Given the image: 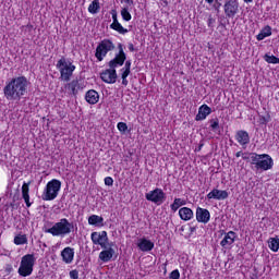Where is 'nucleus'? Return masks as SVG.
<instances>
[{
	"label": "nucleus",
	"instance_id": "nucleus-48",
	"mask_svg": "<svg viewBox=\"0 0 279 279\" xmlns=\"http://www.w3.org/2000/svg\"><path fill=\"white\" fill-rule=\"evenodd\" d=\"M129 5H134V0H124Z\"/></svg>",
	"mask_w": 279,
	"mask_h": 279
},
{
	"label": "nucleus",
	"instance_id": "nucleus-32",
	"mask_svg": "<svg viewBox=\"0 0 279 279\" xmlns=\"http://www.w3.org/2000/svg\"><path fill=\"white\" fill-rule=\"evenodd\" d=\"M264 60L265 62H267L268 64H279V58L274 56V54H269V53H266L264 56Z\"/></svg>",
	"mask_w": 279,
	"mask_h": 279
},
{
	"label": "nucleus",
	"instance_id": "nucleus-54",
	"mask_svg": "<svg viewBox=\"0 0 279 279\" xmlns=\"http://www.w3.org/2000/svg\"><path fill=\"white\" fill-rule=\"evenodd\" d=\"M244 3H252L254 0H243Z\"/></svg>",
	"mask_w": 279,
	"mask_h": 279
},
{
	"label": "nucleus",
	"instance_id": "nucleus-20",
	"mask_svg": "<svg viewBox=\"0 0 279 279\" xmlns=\"http://www.w3.org/2000/svg\"><path fill=\"white\" fill-rule=\"evenodd\" d=\"M235 141L240 145H250V133L247 131L240 130L235 133Z\"/></svg>",
	"mask_w": 279,
	"mask_h": 279
},
{
	"label": "nucleus",
	"instance_id": "nucleus-2",
	"mask_svg": "<svg viewBox=\"0 0 279 279\" xmlns=\"http://www.w3.org/2000/svg\"><path fill=\"white\" fill-rule=\"evenodd\" d=\"M118 49L119 52L111 61H109V69L100 73V80H102L105 84L117 83V66H123V64H125V61L128 60V54H125V51L123 50V44H119Z\"/></svg>",
	"mask_w": 279,
	"mask_h": 279
},
{
	"label": "nucleus",
	"instance_id": "nucleus-44",
	"mask_svg": "<svg viewBox=\"0 0 279 279\" xmlns=\"http://www.w3.org/2000/svg\"><path fill=\"white\" fill-rule=\"evenodd\" d=\"M130 73H132V71L123 70L121 74L122 80H128Z\"/></svg>",
	"mask_w": 279,
	"mask_h": 279
},
{
	"label": "nucleus",
	"instance_id": "nucleus-30",
	"mask_svg": "<svg viewBox=\"0 0 279 279\" xmlns=\"http://www.w3.org/2000/svg\"><path fill=\"white\" fill-rule=\"evenodd\" d=\"M101 7L99 5V0H94L88 7L89 14H98Z\"/></svg>",
	"mask_w": 279,
	"mask_h": 279
},
{
	"label": "nucleus",
	"instance_id": "nucleus-41",
	"mask_svg": "<svg viewBox=\"0 0 279 279\" xmlns=\"http://www.w3.org/2000/svg\"><path fill=\"white\" fill-rule=\"evenodd\" d=\"M215 23H216V20L213 17V15H209L207 25H208V27H210V29H213V27H215Z\"/></svg>",
	"mask_w": 279,
	"mask_h": 279
},
{
	"label": "nucleus",
	"instance_id": "nucleus-18",
	"mask_svg": "<svg viewBox=\"0 0 279 279\" xmlns=\"http://www.w3.org/2000/svg\"><path fill=\"white\" fill-rule=\"evenodd\" d=\"M137 247L141 250V252H151V250L155 247V244L150 240H147V238H142L137 242Z\"/></svg>",
	"mask_w": 279,
	"mask_h": 279
},
{
	"label": "nucleus",
	"instance_id": "nucleus-15",
	"mask_svg": "<svg viewBox=\"0 0 279 279\" xmlns=\"http://www.w3.org/2000/svg\"><path fill=\"white\" fill-rule=\"evenodd\" d=\"M61 257L63 263H66V265H71V263H73V258H75V250L71 246L65 247L61 252Z\"/></svg>",
	"mask_w": 279,
	"mask_h": 279
},
{
	"label": "nucleus",
	"instance_id": "nucleus-50",
	"mask_svg": "<svg viewBox=\"0 0 279 279\" xmlns=\"http://www.w3.org/2000/svg\"><path fill=\"white\" fill-rule=\"evenodd\" d=\"M122 84H123V86H128V84H129L128 78H122Z\"/></svg>",
	"mask_w": 279,
	"mask_h": 279
},
{
	"label": "nucleus",
	"instance_id": "nucleus-4",
	"mask_svg": "<svg viewBox=\"0 0 279 279\" xmlns=\"http://www.w3.org/2000/svg\"><path fill=\"white\" fill-rule=\"evenodd\" d=\"M252 169L253 171H269L274 169V158L268 154L252 155Z\"/></svg>",
	"mask_w": 279,
	"mask_h": 279
},
{
	"label": "nucleus",
	"instance_id": "nucleus-13",
	"mask_svg": "<svg viewBox=\"0 0 279 279\" xmlns=\"http://www.w3.org/2000/svg\"><path fill=\"white\" fill-rule=\"evenodd\" d=\"M228 197H230V194L226 190L214 189L207 194V199H217L218 202L228 199Z\"/></svg>",
	"mask_w": 279,
	"mask_h": 279
},
{
	"label": "nucleus",
	"instance_id": "nucleus-26",
	"mask_svg": "<svg viewBox=\"0 0 279 279\" xmlns=\"http://www.w3.org/2000/svg\"><path fill=\"white\" fill-rule=\"evenodd\" d=\"M181 206H186V202L182 198H174L173 203L170 205L172 213H178Z\"/></svg>",
	"mask_w": 279,
	"mask_h": 279
},
{
	"label": "nucleus",
	"instance_id": "nucleus-52",
	"mask_svg": "<svg viewBox=\"0 0 279 279\" xmlns=\"http://www.w3.org/2000/svg\"><path fill=\"white\" fill-rule=\"evenodd\" d=\"M113 245H114L113 242H111V243H108V242H107V247H112Z\"/></svg>",
	"mask_w": 279,
	"mask_h": 279
},
{
	"label": "nucleus",
	"instance_id": "nucleus-12",
	"mask_svg": "<svg viewBox=\"0 0 279 279\" xmlns=\"http://www.w3.org/2000/svg\"><path fill=\"white\" fill-rule=\"evenodd\" d=\"M65 90H68V95H72V97H77L80 90H84V85L80 83V80H72L70 83L64 85Z\"/></svg>",
	"mask_w": 279,
	"mask_h": 279
},
{
	"label": "nucleus",
	"instance_id": "nucleus-22",
	"mask_svg": "<svg viewBox=\"0 0 279 279\" xmlns=\"http://www.w3.org/2000/svg\"><path fill=\"white\" fill-rule=\"evenodd\" d=\"M85 100L87 101V104H90V106H95V104L99 101V93H97V90L95 89H89L85 94Z\"/></svg>",
	"mask_w": 279,
	"mask_h": 279
},
{
	"label": "nucleus",
	"instance_id": "nucleus-35",
	"mask_svg": "<svg viewBox=\"0 0 279 279\" xmlns=\"http://www.w3.org/2000/svg\"><path fill=\"white\" fill-rule=\"evenodd\" d=\"M254 155H256V153H243L242 158L252 165V156Z\"/></svg>",
	"mask_w": 279,
	"mask_h": 279
},
{
	"label": "nucleus",
	"instance_id": "nucleus-56",
	"mask_svg": "<svg viewBox=\"0 0 279 279\" xmlns=\"http://www.w3.org/2000/svg\"><path fill=\"white\" fill-rule=\"evenodd\" d=\"M163 3H167V0H161Z\"/></svg>",
	"mask_w": 279,
	"mask_h": 279
},
{
	"label": "nucleus",
	"instance_id": "nucleus-9",
	"mask_svg": "<svg viewBox=\"0 0 279 279\" xmlns=\"http://www.w3.org/2000/svg\"><path fill=\"white\" fill-rule=\"evenodd\" d=\"M145 197L147 202H151L153 204H156V206H160L161 204H165V201L167 199V194L162 189L156 187L155 190L148 192L145 194Z\"/></svg>",
	"mask_w": 279,
	"mask_h": 279
},
{
	"label": "nucleus",
	"instance_id": "nucleus-5",
	"mask_svg": "<svg viewBox=\"0 0 279 279\" xmlns=\"http://www.w3.org/2000/svg\"><path fill=\"white\" fill-rule=\"evenodd\" d=\"M61 82H71V77H73V72L75 71V65L70 60H66L64 57L58 60L56 64Z\"/></svg>",
	"mask_w": 279,
	"mask_h": 279
},
{
	"label": "nucleus",
	"instance_id": "nucleus-10",
	"mask_svg": "<svg viewBox=\"0 0 279 279\" xmlns=\"http://www.w3.org/2000/svg\"><path fill=\"white\" fill-rule=\"evenodd\" d=\"M90 239L94 245H100L102 250H108V232H92Z\"/></svg>",
	"mask_w": 279,
	"mask_h": 279
},
{
	"label": "nucleus",
	"instance_id": "nucleus-51",
	"mask_svg": "<svg viewBox=\"0 0 279 279\" xmlns=\"http://www.w3.org/2000/svg\"><path fill=\"white\" fill-rule=\"evenodd\" d=\"M235 156H236V158H241V156H243V153H242V151H238V153L235 154Z\"/></svg>",
	"mask_w": 279,
	"mask_h": 279
},
{
	"label": "nucleus",
	"instance_id": "nucleus-43",
	"mask_svg": "<svg viewBox=\"0 0 279 279\" xmlns=\"http://www.w3.org/2000/svg\"><path fill=\"white\" fill-rule=\"evenodd\" d=\"M220 8L221 2H219V0H215L214 9L216 10L217 13H219Z\"/></svg>",
	"mask_w": 279,
	"mask_h": 279
},
{
	"label": "nucleus",
	"instance_id": "nucleus-17",
	"mask_svg": "<svg viewBox=\"0 0 279 279\" xmlns=\"http://www.w3.org/2000/svg\"><path fill=\"white\" fill-rule=\"evenodd\" d=\"M236 239V232L229 231L228 233H225L223 239L220 242L221 247L228 248L232 243H234V240Z\"/></svg>",
	"mask_w": 279,
	"mask_h": 279
},
{
	"label": "nucleus",
	"instance_id": "nucleus-25",
	"mask_svg": "<svg viewBox=\"0 0 279 279\" xmlns=\"http://www.w3.org/2000/svg\"><path fill=\"white\" fill-rule=\"evenodd\" d=\"M268 36H271V26L266 25L259 34L256 36L257 40H265V38H268Z\"/></svg>",
	"mask_w": 279,
	"mask_h": 279
},
{
	"label": "nucleus",
	"instance_id": "nucleus-3",
	"mask_svg": "<svg viewBox=\"0 0 279 279\" xmlns=\"http://www.w3.org/2000/svg\"><path fill=\"white\" fill-rule=\"evenodd\" d=\"M75 231V226L73 222H70L69 219L62 218L59 222H56L51 228L45 229L47 234H51L52 236H66L71 234V232Z\"/></svg>",
	"mask_w": 279,
	"mask_h": 279
},
{
	"label": "nucleus",
	"instance_id": "nucleus-23",
	"mask_svg": "<svg viewBox=\"0 0 279 279\" xmlns=\"http://www.w3.org/2000/svg\"><path fill=\"white\" fill-rule=\"evenodd\" d=\"M112 256H114V248L108 247L99 253V258L102 263H110L112 260Z\"/></svg>",
	"mask_w": 279,
	"mask_h": 279
},
{
	"label": "nucleus",
	"instance_id": "nucleus-37",
	"mask_svg": "<svg viewBox=\"0 0 279 279\" xmlns=\"http://www.w3.org/2000/svg\"><path fill=\"white\" fill-rule=\"evenodd\" d=\"M169 278L170 279H180V270H178V269L172 270L169 275Z\"/></svg>",
	"mask_w": 279,
	"mask_h": 279
},
{
	"label": "nucleus",
	"instance_id": "nucleus-21",
	"mask_svg": "<svg viewBox=\"0 0 279 279\" xmlns=\"http://www.w3.org/2000/svg\"><path fill=\"white\" fill-rule=\"evenodd\" d=\"M179 217L182 221H191V219L195 217V214H193V209L189 207H182L179 209Z\"/></svg>",
	"mask_w": 279,
	"mask_h": 279
},
{
	"label": "nucleus",
	"instance_id": "nucleus-53",
	"mask_svg": "<svg viewBox=\"0 0 279 279\" xmlns=\"http://www.w3.org/2000/svg\"><path fill=\"white\" fill-rule=\"evenodd\" d=\"M206 1V3H215V0H205Z\"/></svg>",
	"mask_w": 279,
	"mask_h": 279
},
{
	"label": "nucleus",
	"instance_id": "nucleus-16",
	"mask_svg": "<svg viewBox=\"0 0 279 279\" xmlns=\"http://www.w3.org/2000/svg\"><path fill=\"white\" fill-rule=\"evenodd\" d=\"M209 114H213V109L208 105H202L198 108V113L195 117V121H204Z\"/></svg>",
	"mask_w": 279,
	"mask_h": 279
},
{
	"label": "nucleus",
	"instance_id": "nucleus-38",
	"mask_svg": "<svg viewBox=\"0 0 279 279\" xmlns=\"http://www.w3.org/2000/svg\"><path fill=\"white\" fill-rule=\"evenodd\" d=\"M124 68L121 69V71H131L132 69V60L124 61Z\"/></svg>",
	"mask_w": 279,
	"mask_h": 279
},
{
	"label": "nucleus",
	"instance_id": "nucleus-6",
	"mask_svg": "<svg viewBox=\"0 0 279 279\" xmlns=\"http://www.w3.org/2000/svg\"><path fill=\"white\" fill-rule=\"evenodd\" d=\"M62 189V182L58 179H52L46 184V187L44 189L41 199L44 202H53L56 197H58V194L60 193V190Z\"/></svg>",
	"mask_w": 279,
	"mask_h": 279
},
{
	"label": "nucleus",
	"instance_id": "nucleus-39",
	"mask_svg": "<svg viewBox=\"0 0 279 279\" xmlns=\"http://www.w3.org/2000/svg\"><path fill=\"white\" fill-rule=\"evenodd\" d=\"M111 15H112V21H113L111 23V25H114V24L119 23V19L117 16V11L114 9L111 10Z\"/></svg>",
	"mask_w": 279,
	"mask_h": 279
},
{
	"label": "nucleus",
	"instance_id": "nucleus-14",
	"mask_svg": "<svg viewBox=\"0 0 279 279\" xmlns=\"http://www.w3.org/2000/svg\"><path fill=\"white\" fill-rule=\"evenodd\" d=\"M196 221H198V223H208V221H210V211L206 208L197 207Z\"/></svg>",
	"mask_w": 279,
	"mask_h": 279
},
{
	"label": "nucleus",
	"instance_id": "nucleus-42",
	"mask_svg": "<svg viewBox=\"0 0 279 279\" xmlns=\"http://www.w3.org/2000/svg\"><path fill=\"white\" fill-rule=\"evenodd\" d=\"M105 184L106 186H112L114 184V179H112V177L105 178Z\"/></svg>",
	"mask_w": 279,
	"mask_h": 279
},
{
	"label": "nucleus",
	"instance_id": "nucleus-36",
	"mask_svg": "<svg viewBox=\"0 0 279 279\" xmlns=\"http://www.w3.org/2000/svg\"><path fill=\"white\" fill-rule=\"evenodd\" d=\"M117 128L119 132H122V133L128 132V124L125 122H119Z\"/></svg>",
	"mask_w": 279,
	"mask_h": 279
},
{
	"label": "nucleus",
	"instance_id": "nucleus-8",
	"mask_svg": "<svg viewBox=\"0 0 279 279\" xmlns=\"http://www.w3.org/2000/svg\"><path fill=\"white\" fill-rule=\"evenodd\" d=\"M114 43L110 39H104L101 40L98 46L96 47L95 56L98 60V62H101L106 56H108L109 51H114Z\"/></svg>",
	"mask_w": 279,
	"mask_h": 279
},
{
	"label": "nucleus",
	"instance_id": "nucleus-47",
	"mask_svg": "<svg viewBox=\"0 0 279 279\" xmlns=\"http://www.w3.org/2000/svg\"><path fill=\"white\" fill-rule=\"evenodd\" d=\"M202 147H204V143H201L198 147L195 149V151H202Z\"/></svg>",
	"mask_w": 279,
	"mask_h": 279
},
{
	"label": "nucleus",
	"instance_id": "nucleus-40",
	"mask_svg": "<svg viewBox=\"0 0 279 279\" xmlns=\"http://www.w3.org/2000/svg\"><path fill=\"white\" fill-rule=\"evenodd\" d=\"M70 278L71 279H80V271H77V269L71 270Z\"/></svg>",
	"mask_w": 279,
	"mask_h": 279
},
{
	"label": "nucleus",
	"instance_id": "nucleus-49",
	"mask_svg": "<svg viewBox=\"0 0 279 279\" xmlns=\"http://www.w3.org/2000/svg\"><path fill=\"white\" fill-rule=\"evenodd\" d=\"M195 230H197V227H190V233L193 234V232H195Z\"/></svg>",
	"mask_w": 279,
	"mask_h": 279
},
{
	"label": "nucleus",
	"instance_id": "nucleus-27",
	"mask_svg": "<svg viewBox=\"0 0 279 279\" xmlns=\"http://www.w3.org/2000/svg\"><path fill=\"white\" fill-rule=\"evenodd\" d=\"M209 123H210L211 132H215L216 134L221 133V126L219 125V118L209 120Z\"/></svg>",
	"mask_w": 279,
	"mask_h": 279
},
{
	"label": "nucleus",
	"instance_id": "nucleus-24",
	"mask_svg": "<svg viewBox=\"0 0 279 279\" xmlns=\"http://www.w3.org/2000/svg\"><path fill=\"white\" fill-rule=\"evenodd\" d=\"M89 226H95L96 228H101L104 226V217L98 215H92L88 218Z\"/></svg>",
	"mask_w": 279,
	"mask_h": 279
},
{
	"label": "nucleus",
	"instance_id": "nucleus-46",
	"mask_svg": "<svg viewBox=\"0 0 279 279\" xmlns=\"http://www.w3.org/2000/svg\"><path fill=\"white\" fill-rule=\"evenodd\" d=\"M5 271H7V274H12V271H13L12 265H8L5 268Z\"/></svg>",
	"mask_w": 279,
	"mask_h": 279
},
{
	"label": "nucleus",
	"instance_id": "nucleus-28",
	"mask_svg": "<svg viewBox=\"0 0 279 279\" xmlns=\"http://www.w3.org/2000/svg\"><path fill=\"white\" fill-rule=\"evenodd\" d=\"M110 29H113L114 32H118V34H122L123 36H125V34H128V28L123 27V25H121V23H116V24H110Z\"/></svg>",
	"mask_w": 279,
	"mask_h": 279
},
{
	"label": "nucleus",
	"instance_id": "nucleus-45",
	"mask_svg": "<svg viewBox=\"0 0 279 279\" xmlns=\"http://www.w3.org/2000/svg\"><path fill=\"white\" fill-rule=\"evenodd\" d=\"M129 50H130L131 52L136 51V48H134V44H132V43L129 44Z\"/></svg>",
	"mask_w": 279,
	"mask_h": 279
},
{
	"label": "nucleus",
	"instance_id": "nucleus-1",
	"mask_svg": "<svg viewBox=\"0 0 279 279\" xmlns=\"http://www.w3.org/2000/svg\"><path fill=\"white\" fill-rule=\"evenodd\" d=\"M29 88V80L25 76H15L5 83L3 94L8 101H21L22 97L27 94Z\"/></svg>",
	"mask_w": 279,
	"mask_h": 279
},
{
	"label": "nucleus",
	"instance_id": "nucleus-19",
	"mask_svg": "<svg viewBox=\"0 0 279 279\" xmlns=\"http://www.w3.org/2000/svg\"><path fill=\"white\" fill-rule=\"evenodd\" d=\"M32 184V181L24 182L22 185V198L24 199L26 207H32V202H29V185Z\"/></svg>",
	"mask_w": 279,
	"mask_h": 279
},
{
	"label": "nucleus",
	"instance_id": "nucleus-34",
	"mask_svg": "<svg viewBox=\"0 0 279 279\" xmlns=\"http://www.w3.org/2000/svg\"><path fill=\"white\" fill-rule=\"evenodd\" d=\"M269 121H271V116H269V113H267L266 116L259 117V123L262 125H267V123H269Z\"/></svg>",
	"mask_w": 279,
	"mask_h": 279
},
{
	"label": "nucleus",
	"instance_id": "nucleus-55",
	"mask_svg": "<svg viewBox=\"0 0 279 279\" xmlns=\"http://www.w3.org/2000/svg\"><path fill=\"white\" fill-rule=\"evenodd\" d=\"M165 266V274H167V264H163Z\"/></svg>",
	"mask_w": 279,
	"mask_h": 279
},
{
	"label": "nucleus",
	"instance_id": "nucleus-33",
	"mask_svg": "<svg viewBox=\"0 0 279 279\" xmlns=\"http://www.w3.org/2000/svg\"><path fill=\"white\" fill-rule=\"evenodd\" d=\"M121 16H122L123 21H125L126 23L132 21V14L130 13L128 8H123L121 10Z\"/></svg>",
	"mask_w": 279,
	"mask_h": 279
},
{
	"label": "nucleus",
	"instance_id": "nucleus-11",
	"mask_svg": "<svg viewBox=\"0 0 279 279\" xmlns=\"http://www.w3.org/2000/svg\"><path fill=\"white\" fill-rule=\"evenodd\" d=\"M223 10L227 19H234L239 14V0H226Z\"/></svg>",
	"mask_w": 279,
	"mask_h": 279
},
{
	"label": "nucleus",
	"instance_id": "nucleus-7",
	"mask_svg": "<svg viewBox=\"0 0 279 279\" xmlns=\"http://www.w3.org/2000/svg\"><path fill=\"white\" fill-rule=\"evenodd\" d=\"M34 265H36V257L34 254H26L22 257L20 267L17 269L19 276L27 278L34 274Z\"/></svg>",
	"mask_w": 279,
	"mask_h": 279
},
{
	"label": "nucleus",
	"instance_id": "nucleus-31",
	"mask_svg": "<svg viewBox=\"0 0 279 279\" xmlns=\"http://www.w3.org/2000/svg\"><path fill=\"white\" fill-rule=\"evenodd\" d=\"M13 243L15 245H25V244H27V235H25V234L15 235L14 240H13Z\"/></svg>",
	"mask_w": 279,
	"mask_h": 279
},
{
	"label": "nucleus",
	"instance_id": "nucleus-29",
	"mask_svg": "<svg viewBox=\"0 0 279 279\" xmlns=\"http://www.w3.org/2000/svg\"><path fill=\"white\" fill-rule=\"evenodd\" d=\"M268 247H269V250H271V252H278V250H279V239H278V236L269 238Z\"/></svg>",
	"mask_w": 279,
	"mask_h": 279
}]
</instances>
